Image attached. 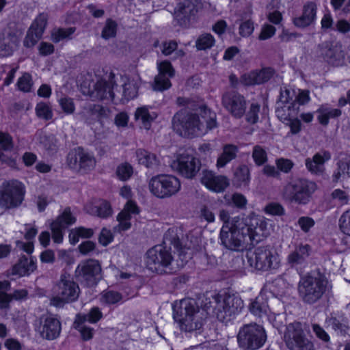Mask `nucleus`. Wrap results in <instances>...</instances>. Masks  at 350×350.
Wrapping results in <instances>:
<instances>
[{
	"label": "nucleus",
	"mask_w": 350,
	"mask_h": 350,
	"mask_svg": "<svg viewBox=\"0 0 350 350\" xmlns=\"http://www.w3.org/2000/svg\"><path fill=\"white\" fill-rule=\"evenodd\" d=\"M202 307L200 309L192 299H183L174 305V319L181 330L190 332L200 329L206 315L215 316L221 321L228 320L240 313L244 304L239 295L215 294L205 297Z\"/></svg>",
	"instance_id": "obj_1"
},
{
	"label": "nucleus",
	"mask_w": 350,
	"mask_h": 350,
	"mask_svg": "<svg viewBox=\"0 0 350 350\" xmlns=\"http://www.w3.org/2000/svg\"><path fill=\"white\" fill-rule=\"evenodd\" d=\"M172 126L182 135L201 136L217 126L216 114L205 106L199 107L196 112L183 109L174 114Z\"/></svg>",
	"instance_id": "obj_2"
},
{
	"label": "nucleus",
	"mask_w": 350,
	"mask_h": 350,
	"mask_svg": "<svg viewBox=\"0 0 350 350\" xmlns=\"http://www.w3.org/2000/svg\"><path fill=\"white\" fill-rule=\"evenodd\" d=\"M327 277L319 271L302 275L297 284V293L303 304L313 306L319 303L331 291Z\"/></svg>",
	"instance_id": "obj_3"
},
{
	"label": "nucleus",
	"mask_w": 350,
	"mask_h": 350,
	"mask_svg": "<svg viewBox=\"0 0 350 350\" xmlns=\"http://www.w3.org/2000/svg\"><path fill=\"white\" fill-rule=\"evenodd\" d=\"M250 228L244 224H224L220 231L221 244L230 250L241 251L245 247L251 237Z\"/></svg>",
	"instance_id": "obj_4"
},
{
	"label": "nucleus",
	"mask_w": 350,
	"mask_h": 350,
	"mask_svg": "<svg viewBox=\"0 0 350 350\" xmlns=\"http://www.w3.org/2000/svg\"><path fill=\"white\" fill-rule=\"evenodd\" d=\"M53 291L56 293L50 299V304L57 308H62L66 304L76 301L80 294V288L71 275L62 273L55 283Z\"/></svg>",
	"instance_id": "obj_5"
},
{
	"label": "nucleus",
	"mask_w": 350,
	"mask_h": 350,
	"mask_svg": "<svg viewBox=\"0 0 350 350\" xmlns=\"http://www.w3.org/2000/svg\"><path fill=\"white\" fill-rule=\"evenodd\" d=\"M315 183L306 179H298L286 185L282 192V198L290 203L308 204L317 190Z\"/></svg>",
	"instance_id": "obj_6"
},
{
	"label": "nucleus",
	"mask_w": 350,
	"mask_h": 350,
	"mask_svg": "<svg viewBox=\"0 0 350 350\" xmlns=\"http://www.w3.org/2000/svg\"><path fill=\"white\" fill-rule=\"evenodd\" d=\"M247 259L251 267L262 271L276 269L280 262L278 254L268 246L258 247L247 252Z\"/></svg>",
	"instance_id": "obj_7"
},
{
	"label": "nucleus",
	"mask_w": 350,
	"mask_h": 350,
	"mask_svg": "<svg viewBox=\"0 0 350 350\" xmlns=\"http://www.w3.org/2000/svg\"><path fill=\"white\" fill-rule=\"evenodd\" d=\"M25 187L17 180L3 183L0 186V207L5 210L20 206L25 198Z\"/></svg>",
	"instance_id": "obj_8"
},
{
	"label": "nucleus",
	"mask_w": 350,
	"mask_h": 350,
	"mask_svg": "<svg viewBox=\"0 0 350 350\" xmlns=\"http://www.w3.org/2000/svg\"><path fill=\"white\" fill-rule=\"evenodd\" d=\"M267 334L262 326L256 323L244 325L237 334L239 346L244 350H256L265 344Z\"/></svg>",
	"instance_id": "obj_9"
},
{
	"label": "nucleus",
	"mask_w": 350,
	"mask_h": 350,
	"mask_svg": "<svg viewBox=\"0 0 350 350\" xmlns=\"http://www.w3.org/2000/svg\"><path fill=\"white\" fill-rule=\"evenodd\" d=\"M284 338L290 350H315L313 342L308 338L299 322L286 325Z\"/></svg>",
	"instance_id": "obj_10"
},
{
	"label": "nucleus",
	"mask_w": 350,
	"mask_h": 350,
	"mask_svg": "<svg viewBox=\"0 0 350 350\" xmlns=\"http://www.w3.org/2000/svg\"><path fill=\"white\" fill-rule=\"evenodd\" d=\"M149 189L155 196L165 198L178 192L180 189V183L174 176L161 174L150 179Z\"/></svg>",
	"instance_id": "obj_11"
},
{
	"label": "nucleus",
	"mask_w": 350,
	"mask_h": 350,
	"mask_svg": "<svg viewBox=\"0 0 350 350\" xmlns=\"http://www.w3.org/2000/svg\"><path fill=\"white\" fill-rule=\"evenodd\" d=\"M174 258L170 247L163 245H157L146 252V263L152 271L162 273L164 268L168 267Z\"/></svg>",
	"instance_id": "obj_12"
},
{
	"label": "nucleus",
	"mask_w": 350,
	"mask_h": 350,
	"mask_svg": "<svg viewBox=\"0 0 350 350\" xmlns=\"http://www.w3.org/2000/svg\"><path fill=\"white\" fill-rule=\"evenodd\" d=\"M96 163L94 154L80 147L70 151L67 156V164L69 167L82 173L94 170Z\"/></svg>",
	"instance_id": "obj_13"
},
{
	"label": "nucleus",
	"mask_w": 350,
	"mask_h": 350,
	"mask_svg": "<svg viewBox=\"0 0 350 350\" xmlns=\"http://www.w3.org/2000/svg\"><path fill=\"white\" fill-rule=\"evenodd\" d=\"M37 331L40 336L46 340H52L59 337L62 330L59 319L54 314H42L38 320Z\"/></svg>",
	"instance_id": "obj_14"
},
{
	"label": "nucleus",
	"mask_w": 350,
	"mask_h": 350,
	"mask_svg": "<svg viewBox=\"0 0 350 350\" xmlns=\"http://www.w3.org/2000/svg\"><path fill=\"white\" fill-rule=\"evenodd\" d=\"M172 167L187 178H193L201 167L200 161L193 155L183 153L172 163Z\"/></svg>",
	"instance_id": "obj_15"
},
{
	"label": "nucleus",
	"mask_w": 350,
	"mask_h": 350,
	"mask_svg": "<svg viewBox=\"0 0 350 350\" xmlns=\"http://www.w3.org/2000/svg\"><path fill=\"white\" fill-rule=\"evenodd\" d=\"M101 272V267L97 260H88L80 263L75 271L76 276L88 286L96 285Z\"/></svg>",
	"instance_id": "obj_16"
},
{
	"label": "nucleus",
	"mask_w": 350,
	"mask_h": 350,
	"mask_svg": "<svg viewBox=\"0 0 350 350\" xmlns=\"http://www.w3.org/2000/svg\"><path fill=\"white\" fill-rule=\"evenodd\" d=\"M222 105L236 118H241L245 113L246 99L237 92L230 91L224 94Z\"/></svg>",
	"instance_id": "obj_17"
},
{
	"label": "nucleus",
	"mask_w": 350,
	"mask_h": 350,
	"mask_svg": "<svg viewBox=\"0 0 350 350\" xmlns=\"http://www.w3.org/2000/svg\"><path fill=\"white\" fill-rule=\"evenodd\" d=\"M311 253L312 248L308 244H298L287 256L286 263L290 267L302 273L303 269L308 265Z\"/></svg>",
	"instance_id": "obj_18"
},
{
	"label": "nucleus",
	"mask_w": 350,
	"mask_h": 350,
	"mask_svg": "<svg viewBox=\"0 0 350 350\" xmlns=\"http://www.w3.org/2000/svg\"><path fill=\"white\" fill-rule=\"evenodd\" d=\"M113 77V76H110L108 81L99 80L93 82L92 86L90 84L89 85L86 94L93 99L113 100L115 97ZM83 92L85 93V91Z\"/></svg>",
	"instance_id": "obj_19"
},
{
	"label": "nucleus",
	"mask_w": 350,
	"mask_h": 350,
	"mask_svg": "<svg viewBox=\"0 0 350 350\" xmlns=\"http://www.w3.org/2000/svg\"><path fill=\"white\" fill-rule=\"evenodd\" d=\"M20 42L18 32L15 29L7 27L0 33V56L8 57L17 49Z\"/></svg>",
	"instance_id": "obj_20"
},
{
	"label": "nucleus",
	"mask_w": 350,
	"mask_h": 350,
	"mask_svg": "<svg viewBox=\"0 0 350 350\" xmlns=\"http://www.w3.org/2000/svg\"><path fill=\"white\" fill-rule=\"evenodd\" d=\"M48 16L46 14H40L33 21L24 39L25 47L31 48L36 44L41 39L47 25Z\"/></svg>",
	"instance_id": "obj_21"
},
{
	"label": "nucleus",
	"mask_w": 350,
	"mask_h": 350,
	"mask_svg": "<svg viewBox=\"0 0 350 350\" xmlns=\"http://www.w3.org/2000/svg\"><path fill=\"white\" fill-rule=\"evenodd\" d=\"M159 74L155 77L153 90L155 91H163L169 89L172 84L170 78L175 75V70L172 64L167 60L157 64Z\"/></svg>",
	"instance_id": "obj_22"
},
{
	"label": "nucleus",
	"mask_w": 350,
	"mask_h": 350,
	"mask_svg": "<svg viewBox=\"0 0 350 350\" xmlns=\"http://www.w3.org/2000/svg\"><path fill=\"white\" fill-rule=\"evenodd\" d=\"M76 218L72 215L70 208H66L63 213L51 224L52 239L56 243L63 241V230L69 225L73 224Z\"/></svg>",
	"instance_id": "obj_23"
},
{
	"label": "nucleus",
	"mask_w": 350,
	"mask_h": 350,
	"mask_svg": "<svg viewBox=\"0 0 350 350\" xmlns=\"http://www.w3.org/2000/svg\"><path fill=\"white\" fill-rule=\"evenodd\" d=\"M201 183L207 189L216 193L223 192L230 185L226 176L215 175L213 172L208 170H202Z\"/></svg>",
	"instance_id": "obj_24"
},
{
	"label": "nucleus",
	"mask_w": 350,
	"mask_h": 350,
	"mask_svg": "<svg viewBox=\"0 0 350 350\" xmlns=\"http://www.w3.org/2000/svg\"><path fill=\"white\" fill-rule=\"evenodd\" d=\"M202 8V3L198 0H185L178 4L175 12V16L180 24L187 25L191 17L196 16Z\"/></svg>",
	"instance_id": "obj_25"
},
{
	"label": "nucleus",
	"mask_w": 350,
	"mask_h": 350,
	"mask_svg": "<svg viewBox=\"0 0 350 350\" xmlns=\"http://www.w3.org/2000/svg\"><path fill=\"white\" fill-rule=\"evenodd\" d=\"M317 12V4L312 1L307 2L303 6L301 15L293 18V24L299 28H306L315 22Z\"/></svg>",
	"instance_id": "obj_26"
},
{
	"label": "nucleus",
	"mask_w": 350,
	"mask_h": 350,
	"mask_svg": "<svg viewBox=\"0 0 350 350\" xmlns=\"http://www.w3.org/2000/svg\"><path fill=\"white\" fill-rule=\"evenodd\" d=\"M273 75L274 70L272 68H265L243 75L241 82L245 85H259L267 82Z\"/></svg>",
	"instance_id": "obj_27"
},
{
	"label": "nucleus",
	"mask_w": 350,
	"mask_h": 350,
	"mask_svg": "<svg viewBox=\"0 0 350 350\" xmlns=\"http://www.w3.org/2000/svg\"><path fill=\"white\" fill-rule=\"evenodd\" d=\"M331 159L329 152L323 150L316 153L313 157L307 158L305 161L306 168L311 173L321 174L324 171V163Z\"/></svg>",
	"instance_id": "obj_28"
},
{
	"label": "nucleus",
	"mask_w": 350,
	"mask_h": 350,
	"mask_svg": "<svg viewBox=\"0 0 350 350\" xmlns=\"http://www.w3.org/2000/svg\"><path fill=\"white\" fill-rule=\"evenodd\" d=\"M138 213L139 209L136 204L131 200H129L123 210L117 216L119 224L116 227V229H118L119 232L129 229L131 226L130 222L131 215Z\"/></svg>",
	"instance_id": "obj_29"
},
{
	"label": "nucleus",
	"mask_w": 350,
	"mask_h": 350,
	"mask_svg": "<svg viewBox=\"0 0 350 350\" xmlns=\"http://www.w3.org/2000/svg\"><path fill=\"white\" fill-rule=\"evenodd\" d=\"M319 54L325 61L330 64L337 66L342 55L341 51L330 42H323L319 45Z\"/></svg>",
	"instance_id": "obj_30"
},
{
	"label": "nucleus",
	"mask_w": 350,
	"mask_h": 350,
	"mask_svg": "<svg viewBox=\"0 0 350 350\" xmlns=\"http://www.w3.org/2000/svg\"><path fill=\"white\" fill-rule=\"evenodd\" d=\"M36 268L34 260L31 258L29 259L27 256H21L18 262L16 263L12 269V274L20 277L28 275L32 273Z\"/></svg>",
	"instance_id": "obj_31"
},
{
	"label": "nucleus",
	"mask_w": 350,
	"mask_h": 350,
	"mask_svg": "<svg viewBox=\"0 0 350 350\" xmlns=\"http://www.w3.org/2000/svg\"><path fill=\"white\" fill-rule=\"evenodd\" d=\"M157 117V113L150 111L146 106L138 107L135 113V118L139 122L145 129L148 130L150 128L151 123Z\"/></svg>",
	"instance_id": "obj_32"
},
{
	"label": "nucleus",
	"mask_w": 350,
	"mask_h": 350,
	"mask_svg": "<svg viewBox=\"0 0 350 350\" xmlns=\"http://www.w3.org/2000/svg\"><path fill=\"white\" fill-rule=\"evenodd\" d=\"M238 147L233 144H226L223 147L222 153L217 160L216 166L221 168L237 157Z\"/></svg>",
	"instance_id": "obj_33"
},
{
	"label": "nucleus",
	"mask_w": 350,
	"mask_h": 350,
	"mask_svg": "<svg viewBox=\"0 0 350 350\" xmlns=\"http://www.w3.org/2000/svg\"><path fill=\"white\" fill-rule=\"evenodd\" d=\"M87 212L92 215L106 218L112 213V208L110 204L105 200H100L95 206L91 204L86 206Z\"/></svg>",
	"instance_id": "obj_34"
},
{
	"label": "nucleus",
	"mask_w": 350,
	"mask_h": 350,
	"mask_svg": "<svg viewBox=\"0 0 350 350\" xmlns=\"http://www.w3.org/2000/svg\"><path fill=\"white\" fill-rule=\"evenodd\" d=\"M249 310L254 316L262 318L263 317H267L269 306L264 297L260 295L251 301L249 306Z\"/></svg>",
	"instance_id": "obj_35"
},
{
	"label": "nucleus",
	"mask_w": 350,
	"mask_h": 350,
	"mask_svg": "<svg viewBox=\"0 0 350 350\" xmlns=\"http://www.w3.org/2000/svg\"><path fill=\"white\" fill-rule=\"evenodd\" d=\"M318 113L317 119L319 123L323 126H327L329 118H335L341 115V111L338 109H333L327 105H321L317 111Z\"/></svg>",
	"instance_id": "obj_36"
},
{
	"label": "nucleus",
	"mask_w": 350,
	"mask_h": 350,
	"mask_svg": "<svg viewBox=\"0 0 350 350\" xmlns=\"http://www.w3.org/2000/svg\"><path fill=\"white\" fill-rule=\"evenodd\" d=\"M136 155L139 163L148 168H154L159 165V161L157 156L144 149H138Z\"/></svg>",
	"instance_id": "obj_37"
},
{
	"label": "nucleus",
	"mask_w": 350,
	"mask_h": 350,
	"mask_svg": "<svg viewBox=\"0 0 350 350\" xmlns=\"http://www.w3.org/2000/svg\"><path fill=\"white\" fill-rule=\"evenodd\" d=\"M109 113V110L107 108L95 104H90L84 111V115L91 120H99L100 118H107Z\"/></svg>",
	"instance_id": "obj_38"
},
{
	"label": "nucleus",
	"mask_w": 350,
	"mask_h": 350,
	"mask_svg": "<svg viewBox=\"0 0 350 350\" xmlns=\"http://www.w3.org/2000/svg\"><path fill=\"white\" fill-rule=\"evenodd\" d=\"M250 179V170L246 165H239L234 171V181L239 186H246Z\"/></svg>",
	"instance_id": "obj_39"
},
{
	"label": "nucleus",
	"mask_w": 350,
	"mask_h": 350,
	"mask_svg": "<svg viewBox=\"0 0 350 350\" xmlns=\"http://www.w3.org/2000/svg\"><path fill=\"white\" fill-rule=\"evenodd\" d=\"M103 317V313L98 307L92 308L87 314H77V323L88 321L91 323L98 322Z\"/></svg>",
	"instance_id": "obj_40"
},
{
	"label": "nucleus",
	"mask_w": 350,
	"mask_h": 350,
	"mask_svg": "<svg viewBox=\"0 0 350 350\" xmlns=\"http://www.w3.org/2000/svg\"><path fill=\"white\" fill-rule=\"evenodd\" d=\"M122 299V294L113 291H103L100 297V301L105 305L116 304Z\"/></svg>",
	"instance_id": "obj_41"
},
{
	"label": "nucleus",
	"mask_w": 350,
	"mask_h": 350,
	"mask_svg": "<svg viewBox=\"0 0 350 350\" xmlns=\"http://www.w3.org/2000/svg\"><path fill=\"white\" fill-rule=\"evenodd\" d=\"M177 231L176 228H170L164 234V243H169L170 245H173L178 250H181L183 247Z\"/></svg>",
	"instance_id": "obj_42"
},
{
	"label": "nucleus",
	"mask_w": 350,
	"mask_h": 350,
	"mask_svg": "<svg viewBox=\"0 0 350 350\" xmlns=\"http://www.w3.org/2000/svg\"><path fill=\"white\" fill-rule=\"evenodd\" d=\"M338 169L333 175V180L338 182V180L345 176L350 177V159L340 160L337 163Z\"/></svg>",
	"instance_id": "obj_43"
},
{
	"label": "nucleus",
	"mask_w": 350,
	"mask_h": 350,
	"mask_svg": "<svg viewBox=\"0 0 350 350\" xmlns=\"http://www.w3.org/2000/svg\"><path fill=\"white\" fill-rule=\"evenodd\" d=\"M295 107H292L291 105L284 104V105H278L276 109V115L281 121L290 120L291 116L295 114Z\"/></svg>",
	"instance_id": "obj_44"
},
{
	"label": "nucleus",
	"mask_w": 350,
	"mask_h": 350,
	"mask_svg": "<svg viewBox=\"0 0 350 350\" xmlns=\"http://www.w3.org/2000/svg\"><path fill=\"white\" fill-rule=\"evenodd\" d=\"M116 174L120 180L125 181L133 175V168L130 163L127 162L122 163L117 167Z\"/></svg>",
	"instance_id": "obj_45"
},
{
	"label": "nucleus",
	"mask_w": 350,
	"mask_h": 350,
	"mask_svg": "<svg viewBox=\"0 0 350 350\" xmlns=\"http://www.w3.org/2000/svg\"><path fill=\"white\" fill-rule=\"evenodd\" d=\"M138 94V85L133 80H129L123 85V96L126 100L135 98Z\"/></svg>",
	"instance_id": "obj_46"
},
{
	"label": "nucleus",
	"mask_w": 350,
	"mask_h": 350,
	"mask_svg": "<svg viewBox=\"0 0 350 350\" xmlns=\"http://www.w3.org/2000/svg\"><path fill=\"white\" fill-rule=\"evenodd\" d=\"M117 27L118 25L115 21L111 18L107 19L101 33L102 38L107 40L115 37L117 31Z\"/></svg>",
	"instance_id": "obj_47"
},
{
	"label": "nucleus",
	"mask_w": 350,
	"mask_h": 350,
	"mask_svg": "<svg viewBox=\"0 0 350 350\" xmlns=\"http://www.w3.org/2000/svg\"><path fill=\"white\" fill-rule=\"evenodd\" d=\"M75 31V27L55 29L51 34L52 40L54 42H59L64 39L68 38Z\"/></svg>",
	"instance_id": "obj_48"
},
{
	"label": "nucleus",
	"mask_w": 350,
	"mask_h": 350,
	"mask_svg": "<svg viewBox=\"0 0 350 350\" xmlns=\"http://www.w3.org/2000/svg\"><path fill=\"white\" fill-rule=\"evenodd\" d=\"M252 158L257 165H263L267 160L265 149L260 145L254 146L252 151Z\"/></svg>",
	"instance_id": "obj_49"
},
{
	"label": "nucleus",
	"mask_w": 350,
	"mask_h": 350,
	"mask_svg": "<svg viewBox=\"0 0 350 350\" xmlns=\"http://www.w3.org/2000/svg\"><path fill=\"white\" fill-rule=\"evenodd\" d=\"M215 40L211 34L204 33L199 36L196 40V47L198 50H206L211 48Z\"/></svg>",
	"instance_id": "obj_50"
},
{
	"label": "nucleus",
	"mask_w": 350,
	"mask_h": 350,
	"mask_svg": "<svg viewBox=\"0 0 350 350\" xmlns=\"http://www.w3.org/2000/svg\"><path fill=\"white\" fill-rule=\"evenodd\" d=\"M260 105L257 103H253L250 105L249 110L245 113V120L250 124H255L258 120V113Z\"/></svg>",
	"instance_id": "obj_51"
},
{
	"label": "nucleus",
	"mask_w": 350,
	"mask_h": 350,
	"mask_svg": "<svg viewBox=\"0 0 350 350\" xmlns=\"http://www.w3.org/2000/svg\"><path fill=\"white\" fill-rule=\"evenodd\" d=\"M339 226L345 234L350 236V209L344 212L340 216Z\"/></svg>",
	"instance_id": "obj_52"
},
{
	"label": "nucleus",
	"mask_w": 350,
	"mask_h": 350,
	"mask_svg": "<svg viewBox=\"0 0 350 350\" xmlns=\"http://www.w3.org/2000/svg\"><path fill=\"white\" fill-rule=\"evenodd\" d=\"M84 322H78L77 323V318L74 322V327L77 329L81 334V337L84 340H88L91 339L93 337V331L92 328L89 327H86L83 325L82 324Z\"/></svg>",
	"instance_id": "obj_53"
},
{
	"label": "nucleus",
	"mask_w": 350,
	"mask_h": 350,
	"mask_svg": "<svg viewBox=\"0 0 350 350\" xmlns=\"http://www.w3.org/2000/svg\"><path fill=\"white\" fill-rule=\"evenodd\" d=\"M31 77L29 73H25L21 77L17 82L18 89L23 92H30L32 87Z\"/></svg>",
	"instance_id": "obj_54"
},
{
	"label": "nucleus",
	"mask_w": 350,
	"mask_h": 350,
	"mask_svg": "<svg viewBox=\"0 0 350 350\" xmlns=\"http://www.w3.org/2000/svg\"><path fill=\"white\" fill-rule=\"evenodd\" d=\"M36 115L39 118L45 120H50L52 118L53 113L50 107L44 103H40L36 107Z\"/></svg>",
	"instance_id": "obj_55"
},
{
	"label": "nucleus",
	"mask_w": 350,
	"mask_h": 350,
	"mask_svg": "<svg viewBox=\"0 0 350 350\" xmlns=\"http://www.w3.org/2000/svg\"><path fill=\"white\" fill-rule=\"evenodd\" d=\"M265 211L267 214L278 216H282L285 213L284 207L280 204L275 202L267 204L265 208Z\"/></svg>",
	"instance_id": "obj_56"
},
{
	"label": "nucleus",
	"mask_w": 350,
	"mask_h": 350,
	"mask_svg": "<svg viewBox=\"0 0 350 350\" xmlns=\"http://www.w3.org/2000/svg\"><path fill=\"white\" fill-rule=\"evenodd\" d=\"M254 30V23L251 20L243 21L239 25V34L243 37L250 36Z\"/></svg>",
	"instance_id": "obj_57"
},
{
	"label": "nucleus",
	"mask_w": 350,
	"mask_h": 350,
	"mask_svg": "<svg viewBox=\"0 0 350 350\" xmlns=\"http://www.w3.org/2000/svg\"><path fill=\"white\" fill-rule=\"evenodd\" d=\"M59 103L66 113L70 114L75 111V104L72 98L68 97L61 98L59 100Z\"/></svg>",
	"instance_id": "obj_58"
},
{
	"label": "nucleus",
	"mask_w": 350,
	"mask_h": 350,
	"mask_svg": "<svg viewBox=\"0 0 350 350\" xmlns=\"http://www.w3.org/2000/svg\"><path fill=\"white\" fill-rule=\"evenodd\" d=\"M291 92L289 90L285 88L284 90H281L280 96V101L278 105H291L292 107H295L297 105V103L295 101L291 102L292 100V96L291 95Z\"/></svg>",
	"instance_id": "obj_59"
},
{
	"label": "nucleus",
	"mask_w": 350,
	"mask_h": 350,
	"mask_svg": "<svg viewBox=\"0 0 350 350\" xmlns=\"http://www.w3.org/2000/svg\"><path fill=\"white\" fill-rule=\"evenodd\" d=\"M334 200H338L340 205L347 204L349 200V195L345 191L337 189L332 193Z\"/></svg>",
	"instance_id": "obj_60"
},
{
	"label": "nucleus",
	"mask_w": 350,
	"mask_h": 350,
	"mask_svg": "<svg viewBox=\"0 0 350 350\" xmlns=\"http://www.w3.org/2000/svg\"><path fill=\"white\" fill-rule=\"evenodd\" d=\"M178 44L174 40L165 41L161 45L163 55L168 56L177 49Z\"/></svg>",
	"instance_id": "obj_61"
},
{
	"label": "nucleus",
	"mask_w": 350,
	"mask_h": 350,
	"mask_svg": "<svg viewBox=\"0 0 350 350\" xmlns=\"http://www.w3.org/2000/svg\"><path fill=\"white\" fill-rule=\"evenodd\" d=\"M13 148L12 139L8 133L0 132V150H10Z\"/></svg>",
	"instance_id": "obj_62"
},
{
	"label": "nucleus",
	"mask_w": 350,
	"mask_h": 350,
	"mask_svg": "<svg viewBox=\"0 0 350 350\" xmlns=\"http://www.w3.org/2000/svg\"><path fill=\"white\" fill-rule=\"evenodd\" d=\"M275 28L269 24L265 25L261 29L260 33L258 36L260 40H265L271 38L275 33Z\"/></svg>",
	"instance_id": "obj_63"
},
{
	"label": "nucleus",
	"mask_w": 350,
	"mask_h": 350,
	"mask_svg": "<svg viewBox=\"0 0 350 350\" xmlns=\"http://www.w3.org/2000/svg\"><path fill=\"white\" fill-rule=\"evenodd\" d=\"M79 252L83 255H88L96 249V243L92 241L82 242L78 247Z\"/></svg>",
	"instance_id": "obj_64"
}]
</instances>
